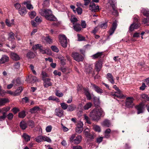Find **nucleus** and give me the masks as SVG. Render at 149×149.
<instances>
[{
  "label": "nucleus",
  "mask_w": 149,
  "mask_h": 149,
  "mask_svg": "<svg viewBox=\"0 0 149 149\" xmlns=\"http://www.w3.org/2000/svg\"><path fill=\"white\" fill-rule=\"evenodd\" d=\"M20 127L22 129L24 130L27 127V125L26 123L23 121L20 123Z\"/></svg>",
  "instance_id": "c756f323"
},
{
  "label": "nucleus",
  "mask_w": 149,
  "mask_h": 149,
  "mask_svg": "<svg viewBox=\"0 0 149 149\" xmlns=\"http://www.w3.org/2000/svg\"><path fill=\"white\" fill-rule=\"evenodd\" d=\"M102 62L101 60L96 62L95 64V68L96 71L99 72L102 67Z\"/></svg>",
  "instance_id": "1a4fd4ad"
},
{
  "label": "nucleus",
  "mask_w": 149,
  "mask_h": 149,
  "mask_svg": "<svg viewBox=\"0 0 149 149\" xmlns=\"http://www.w3.org/2000/svg\"><path fill=\"white\" fill-rule=\"evenodd\" d=\"M90 131L88 128L86 129L84 131V134L86 137L89 138L91 139H93L94 138V135L91 134L90 133Z\"/></svg>",
  "instance_id": "6e6552de"
},
{
  "label": "nucleus",
  "mask_w": 149,
  "mask_h": 149,
  "mask_svg": "<svg viewBox=\"0 0 149 149\" xmlns=\"http://www.w3.org/2000/svg\"><path fill=\"white\" fill-rule=\"evenodd\" d=\"M141 97L143 100H144L145 101H148L149 100V97L148 95L145 94H143L141 95Z\"/></svg>",
  "instance_id": "c03bdc74"
},
{
  "label": "nucleus",
  "mask_w": 149,
  "mask_h": 149,
  "mask_svg": "<svg viewBox=\"0 0 149 149\" xmlns=\"http://www.w3.org/2000/svg\"><path fill=\"white\" fill-rule=\"evenodd\" d=\"M43 141H47L49 143H51L52 140L50 138L46 136H43Z\"/></svg>",
  "instance_id": "de8ad7c7"
},
{
  "label": "nucleus",
  "mask_w": 149,
  "mask_h": 149,
  "mask_svg": "<svg viewBox=\"0 0 149 149\" xmlns=\"http://www.w3.org/2000/svg\"><path fill=\"white\" fill-rule=\"evenodd\" d=\"M92 103L90 102L87 103L84 107L83 108L85 110H88L91 108L92 106Z\"/></svg>",
  "instance_id": "f704fd0d"
},
{
  "label": "nucleus",
  "mask_w": 149,
  "mask_h": 149,
  "mask_svg": "<svg viewBox=\"0 0 149 149\" xmlns=\"http://www.w3.org/2000/svg\"><path fill=\"white\" fill-rule=\"evenodd\" d=\"M51 79L49 78L43 79V85L44 87L47 88L52 86V84L50 81Z\"/></svg>",
  "instance_id": "f8f14e48"
},
{
  "label": "nucleus",
  "mask_w": 149,
  "mask_h": 149,
  "mask_svg": "<svg viewBox=\"0 0 149 149\" xmlns=\"http://www.w3.org/2000/svg\"><path fill=\"white\" fill-rule=\"evenodd\" d=\"M136 109L137 110V114H139L143 112V107L141 105H139L136 106Z\"/></svg>",
  "instance_id": "bb28decb"
},
{
  "label": "nucleus",
  "mask_w": 149,
  "mask_h": 149,
  "mask_svg": "<svg viewBox=\"0 0 149 149\" xmlns=\"http://www.w3.org/2000/svg\"><path fill=\"white\" fill-rule=\"evenodd\" d=\"M63 111L61 108H56L55 109V114L56 115L61 117L63 115Z\"/></svg>",
  "instance_id": "4468645a"
},
{
  "label": "nucleus",
  "mask_w": 149,
  "mask_h": 149,
  "mask_svg": "<svg viewBox=\"0 0 149 149\" xmlns=\"http://www.w3.org/2000/svg\"><path fill=\"white\" fill-rule=\"evenodd\" d=\"M106 77L112 84H113L115 83L113 77L111 73H107V75Z\"/></svg>",
  "instance_id": "dca6fc26"
},
{
  "label": "nucleus",
  "mask_w": 149,
  "mask_h": 149,
  "mask_svg": "<svg viewBox=\"0 0 149 149\" xmlns=\"http://www.w3.org/2000/svg\"><path fill=\"white\" fill-rule=\"evenodd\" d=\"M12 83L14 86H18L20 84V81L19 79H17L15 80H13L12 81Z\"/></svg>",
  "instance_id": "e433bc0d"
},
{
  "label": "nucleus",
  "mask_w": 149,
  "mask_h": 149,
  "mask_svg": "<svg viewBox=\"0 0 149 149\" xmlns=\"http://www.w3.org/2000/svg\"><path fill=\"white\" fill-rule=\"evenodd\" d=\"M83 131V128H80L77 127L75 131L77 133H78L79 134L80 133Z\"/></svg>",
  "instance_id": "680f3d73"
},
{
  "label": "nucleus",
  "mask_w": 149,
  "mask_h": 149,
  "mask_svg": "<svg viewBox=\"0 0 149 149\" xmlns=\"http://www.w3.org/2000/svg\"><path fill=\"white\" fill-rule=\"evenodd\" d=\"M27 57L30 58H33L35 56L34 54L31 52H29L27 54Z\"/></svg>",
  "instance_id": "37998d69"
},
{
  "label": "nucleus",
  "mask_w": 149,
  "mask_h": 149,
  "mask_svg": "<svg viewBox=\"0 0 149 149\" xmlns=\"http://www.w3.org/2000/svg\"><path fill=\"white\" fill-rule=\"evenodd\" d=\"M59 41L61 46L64 48L67 46L68 42L67 38L64 35H60L58 36Z\"/></svg>",
  "instance_id": "7ed1b4c3"
},
{
  "label": "nucleus",
  "mask_w": 149,
  "mask_h": 149,
  "mask_svg": "<svg viewBox=\"0 0 149 149\" xmlns=\"http://www.w3.org/2000/svg\"><path fill=\"white\" fill-rule=\"evenodd\" d=\"M72 56L77 61H82L83 60L82 56L77 53L73 52L72 54Z\"/></svg>",
  "instance_id": "39448f33"
},
{
  "label": "nucleus",
  "mask_w": 149,
  "mask_h": 149,
  "mask_svg": "<svg viewBox=\"0 0 149 149\" xmlns=\"http://www.w3.org/2000/svg\"><path fill=\"white\" fill-rule=\"evenodd\" d=\"M77 36L78 38V41H81L83 40H84V38L81 35L79 34H78L77 35Z\"/></svg>",
  "instance_id": "774afa93"
},
{
  "label": "nucleus",
  "mask_w": 149,
  "mask_h": 149,
  "mask_svg": "<svg viewBox=\"0 0 149 149\" xmlns=\"http://www.w3.org/2000/svg\"><path fill=\"white\" fill-rule=\"evenodd\" d=\"M141 12L144 16L147 17L149 16V10L148 9L142 8L141 10Z\"/></svg>",
  "instance_id": "b1692460"
},
{
  "label": "nucleus",
  "mask_w": 149,
  "mask_h": 149,
  "mask_svg": "<svg viewBox=\"0 0 149 149\" xmlns=\"http://www.w3.org/2000/svg\"><path fill=\"white\" fill-rule=\"evenodd\" d=\"M70 21L72 23L73 25L75 24V23H77V22L78 21L77 19L75 17H72L70 19Z\"/></svg>",
  "instance_id": "3c124183"
},
{
  "label": "nucleus",
  "mask_w": 149,
  "mask_h": 149,
  "mask_svg": "<svg viewBox=\"0 0 149 149\" xmlns=\"http://www.w3.org/2000/svg\"><path fill=\"white\" fill-rule=\"evenodd\" d=\"M35 139L36 141L38 143L43 141V136L40 135L36 137Z\"/></svg>",
  "instance_id": "79ce46f5"
},
{
  "label": "nucleus",
  "mask_w": 149,
  "mask_h": 149,
  "mask_svg": "<svg viewBox=\"0 0 149 149\" xmlns=\"http://www.w3.org/2000/svg\"><path fill=\"white\" fill-rule=\"evenodd\" d=\"M29 126H30L31 128H33L34 126V123L32 120H29L28 122Z\"/></svg>",
  "instance_id": "8fccbe9b"
},
{
  "label": "nucleus",
  "mask_w": 149,
  "mask_h": 149,
  "mask_svg": "<svg viewBox=\"0 0 149 149\" xmlns=\"http://www.w3.org/2000/svg\"><path fill=\"white\" fill-rule=\"evenodd\" d=\"M28 78L29 79V81L33 82H36L37 80V79L36 77L31 75H30L28 76Z\"/></svg>",
  "instance_id": "58836bf2"
},
{
  "label": "nucleus",
  "mask_w": 149,
  "mask_h": 149,
  "mask_svg": "<svg viewBox=\"0 0 149 149\" xmlns=\"http://www.w3.org/2000/svg\"><path fill=\"white\" fill-rule=\"evenodd\" d=\"M94 130L96 131L100 132L101 130L100 127L97 125H95L93 126Z\"/></svg>",
  "instance_id": "052dcab7"
},
{
  "label": "nucleus",
  "mask_w": 149,
  "mask_h": 149,
  "mask_svg": "<svg viewBox=\"0 0 149 149\" xmlns=\"http://www.w3.org/2000/svg\"><path fill=\"white\" fill-rule=\"evenodd\" d=\"M39 14L47 19L50 21H55L56 18L53 15L52 11L48 9H41L39 10Z\"/></svg>",
  "instance_id": "f257e3e1"
},
{
  "label": "nucleus",
  "mask_w": 149,
  "mask_h": 149,
  "mask_svg": "<svg viewBox=\"0 0 149 149\" xmlns=\"http://www.w3.org/2000/svg\"><path fill=\"white\" fill-rule=\"evenodd\" d=\"M51 48L53 51L56 52H58L59 51V50L58 48L55 46H52L51 47Z\"/></svg>",
  "instance_id": "603ef678"
},
{
  "label": "nucleus",
  "mask_w": 149,
  "mask_h": 149,
  "mask_svg": "<svg viewBox=\"0 0 149 149\" xmlns=\"http://www.w3.org/2000/svg\"><path fill=\"white\" fill-rule=\"evenodd\" d=\"M6 117V113L5 112H3V116H0V121H2L4 120Z\"/></svg>",
  "instance_id": "864d4df0"
},
{
  "label": "nucleus",
  "mask_w": 149,
  "mask_h": 149,
  "mask_svg": "<svg viewBox=\"0 0 149 149\" xmlns=\"http://www.w3.org/2000/svg\"><path fill=\"white\" fill-rule=\"evenodd\" d=\"M41 45L40 44L35 45L33 47L32 49L33 50H35L38 49H39Z\"/></svg>",
  "instance_id": "e2e57ef3"
},
{
  "label": "nucleus",
  "mask_w": 149,
  "mask_h": 149,
  "mask_svg": "<svg viewBox=\"0 0 149 149\" xmlns=\"http://www.w3.org/2000/svg\"><path fill=\"white\" fill-rule=\"evenodd\" d=\"M140 25L139 24L134 23L130 26L129 28V30L132 31L135 29H137L140 27Z\"/></svg>",
  "instance_id": "ddd939ff"
},
{
  "label": "nucleus",
  "mask_w": 149,
  "mask_h": 149,
  "mask_svg": "<svg viewBox=\"0 0 149 149\" xmlns=\"http://www.w3.org/2000/svg\"><path fill=\"white\" fill-rule=\"evenodd\" d=\"M111 12L112 14L115 16H117L118 15V12L116 7L111 8Z\"/></svg>",
  "instance_id": "2f4dec72"
},
{
  "label": "nucleus",
  "mask_w": 149,
  "mask_h": 149,
  "mask_svg": "<svg viewBox=\"0 0 149 149\" xmlns=\"http://www.w3.org/2000/svg\"><path fill=\"white\" fill-rule=\"evenodd\" d=\"M10 57L12 59L15 61H17L20 59L19 56L17 54L13 52H11Z\"/></svg>",
  "instance_id": "f3484780"
},
{
  "label": "nucleus",
  "mask_w": 149,
  "mask_h": 149,
  "mask_svg": "<svg viewBox=\"0 0 149 149\" xmlns=\"http://www.w3.org/2000/svg\"><path fill=\"white\" fill-rule=\"evenodd\" d=\"M104 115V113L101 108H97L91 111L90 116L93 120H98L100 117Z\"/></svg>",
  "instance_id": "f03ea898"
},
{
  "label": "nucleus",
  "mask_w": 149,
  "mask_h": 149,
  "mask_svg": "<svg viewBox=\"0 0 149 149\" xmlns=\"http://www.w3.org/2000/svg\"><path fill=\"white\" fill-rule=\"evenodd\" d=\"M91 87L94 90L98 93H101L103 92V90L99 86L93 84H91Z\"/></svg>",
  "instance_id": "9d476101"
},
{
  "label": "nucleus",
  "mask_w": 149,
  "mask_h": 149,
  "mask_svg": "<svg viewBox=\"0 0 149 149\" xmlns=\"http://www.w3.org/2000/svg\"><path fill=\"white\" fill-rule=\"evenodd\" d=\"M77 12L79 15H81L82 12V9L80 7H78L76 8Z\"/></svg>",
  "instance_id": "69168bd1"
},
{
  "label": "nucleus",
  "mask_w": 149,
  "mask_h": 149,
  "mask_svg": "<svg viewBox=\"0 0 149 149\" xmlns=\"http://www.w3.org/2000/svg\"><path fill=\"white\" fill-rule=\"evenodd\" d=\"M29 17L31 19L34 18L36 15V13L35 11H32L29 13Z\"/></svg>",
  "instance_id": "ea45409f"
},
{
  "label": "nucleus",
  "mask_w": 149,
  "mask_h": 149,
  "mask_svg": "<svg viewBox=\"0 0 149 149\" xmlns=\"http://www.w3.org/2000/svg\"><path fill=\"white\" fill-rule=\"evenodd\" d=\"M26 116L25 112L24 111L20 112L18 114V116L21 118H24Z\"/></svg>",
  "instance_id": "a19ab883"
},
{
  "label": "nucleus",
  "mask_w": 149,
  "mask_h": 149,
  "mask_svg": "<svg viewBox=\"0 0 149 149\" xmlns=\"http://www.w3.org/2000/svg\"><path fill=\"white\" fill-rule=\"evenodd\" d=\"M134 99L132 97H128L127 98L126 106L128 107H132L134 105L133 101Z\"/></svg>",
  "instance_id": "0eeeda50"
},
{
  "label": "nucleus",
  "mask_w": 149,
  "mask_h": 149,
  "mask_svg": "<svg viewBox=\"0 0 149 149\" xmlns=\"http://www.w3.org/2000/svg\"><path fill=\"white\" fill-rule=\"evenodd\" d=\"M40 108L38 106H36L30 109V112L31 113H36L40 111Z\"/></svg>",
  "instance_id": "412c9836"
},
{
  "label": "nucleus",
  "mask_w": 149,
  "mask_h": 149,
  "mask_svg": "<svg viewBox=\"0 0 149 149\" xmlns=\"http://www.w3.org/2000/svg\"><path fill=\"white\" fill-rule=\"evenodd\" d=\"M102 55V52H97L96 54L93 55L91 56L92 58L93 59H95L96 58H100Z\"/></svg>",
  "instance_id": "4be33fe9"
},
{
  "label": "nucleus",
  "mask_w": 149,
  "mask_h": 149,
  "mask_svg": "<svg viewBox=\"0 0 149 149\" xmlns=\"http://www.w3.org/2000/svg\"><path fill=\"white\" fill-rule=\"evenodd\" d=\"M9 60V58L8 56L3 55L2 56L0 60V63L3 64L6 62L8 61Z\"/></svg>",
  "instance_id": "aec40b11"
},
{
  "label": "nucleus",
  "mask_w": 149,
  "mask_h": 149,
  "mask_svg": "<svg viewBox=\"0 0 149 149\" xmlns=\"http://www.w3.org/2000/svg\"><path fill=\"white\" fill-rule=\"evenodd\" d=\"M15 34L12 32H11L8 34V39L9 40L13 41L15 40Z\"/></svg>",
  "instance_id": "c85d7f7f"
},
{
  "label": "nucleus",
  "mask_w": 149,
  "mask_h": 149,
  "mask_svg": "<svg viewBox=\"0 0 149 149\" xmlns=\"http://www.w3.org/2000/svg\"><path fill=\"white\" fill-rule=\"evenodd\" d=\"M8 102V100L6 98H0V106H3L4 104Z\"/></svg>",
  "instance_id": "7c9ffc66"
},
{
  "label": "nucleus",
  "mask_w": 149,
  "mask_h": 149,
  "mask_svg": "<svg viewBox=\"0 0 149 149\" xmlns=\"http://www.w3.org/2000/svg\"><path fill=\"white\" fill-rule=\"evenodd\" d=\"M45 40L47 42L50 44L52 42V39L49 38V37H46L45 38Z\"/></svg>",
  "instance_id": "13d9d810"
},
{
  "label": "nucleus",
  "mask_w": 149,
  "mask_h": 149,
  "mask_svg": "<svg viewBox=\"0 0 149 149\" xmlns=\"http://www.w3.org/2000/svg\"><path fill=\"white\" fill-rule=\"evenodd\" d=\"M113 1L114 0H109V3L110 5V8L115 7V5Z\"/></svg>",
  "instance_id": "4d7b16f0"
},
{
  "label": "nucleus",
  "mask_w": 149,
  "mask_h": 149,
  "mask_svg": "<svg viewBox=\"0 0 149 149\" xmlns=\"http://www.w3.org/2000/svg\"><path fill=\"white\" fill-rule=\"evenodd\" d=\"M107 22H105L101 23L100 25H98V26L102 29H105L107 27Z\"/></svg>",
  "instance_id": "a18cd8bd"
},
{
  "label": "nucleus",
  "mask_w": 149,
  "mask_h": 149,
  "mask_svg": "<svg viewBox=\"0 0 149 149\" xmlns=\"http://www.w3.org/2000/svg\"><path fill=\"white\" fill-rule=\"evenodd\" d=\"M23 90V88L22 87L20 86L17 89L14 91V93L15 96L19 95Z\"/></svg>",
  "instance_id": "5701e85b"
},
{
  "label": "nucleus",
  "mask_w": 149,
  "mask_h": 149,
  "mask_svg": "<svg viewBox=\"0 0 149 149\" xmlns=\"http://www.w3.org/2000/svg\"><path fill=\"white\" fill-rule=\"evenodd\" d=\"M52 129V127L51 125L48 126L46 128V132H51Z\"/></svg>",
  "instance_id": "6e6d98bb"
},
{
  "label": "nucleus",
  "mask_w": 149,
  "mask_h": 149,
  "mask_svg": "<svg viewBox=\"0 0 149 149\" xmlns=\"http://www.w3.org/2000/svg\"><path fill=\"white\" fill-rule=\"evenodd\" d=\"M6 23L8 26H10L14 24V20L13 19H12L10 21L8 19H6Z\"/></svg>",
  "instance_id": "cd10ccee"
},
{
  "label": "nucleus",
  "mask_w": 149,
  "mask_h": 149,
  "mask_svg": "<svg viewBox=\"0 0 149 149\" xmlns=\"http://www.w3.org/2000/svg\"><path fill=\"white\" fill-rule=\"evenodd\" d=\"M144 24H145L149 22V16L147 17L146 18H145L143 19L142 20Z\"/></svg>",
  "instance_id": "bf43d9fd"
},
{
  "label": "nucleus",
  "mask_w": 149,
  "mask_h": 149,
  "mask_svg": "<svg viewBox=\"0 0 149 149\" xmlns=\"http://www.w3.org/2000/svg\"><path fill=\"white\" fill-rule=\"evenodd\" d=\"M84 93L85 95L86 96L87 99L88 100H90L91 98V94L89 92H88V91L86 89H84Z\"/></svg>",
  "instance_id": "473e14b6"
},
{
  "label": "nucleus",
  "mask_w": 149,
  "mask_h": 149,
  "mask_svg": "<svg viewBox=\"0 0 149 149\" xmlns=\"http://www.w3.org/2000/svg\"><path fill=\"white\" fill-rule=\"evenodd\" d=\"M102 125L103 126L109 127H110L111 124L109 120L106 119L102 123Z\"/></svg>",
  "instance_id": "393cba45"
},
{
  "label": "nucleus",
  "mask_w": 149,
  "mask_h": 149,
  "mask_svg": "<svg viewBox=\"0 0 149 149\" xmlns=\"http://www.w3.org/2000/svg\"><path fill=\"white\" fill-rule=\"evenodd\" d=\"M22 136L25 141L26 142H27L30 140V137L26 133L23 134Z\"/></svg>",
  "instance_id": "4c0bfd02"
},
{
  "label": "nucleus",
  "mask_w": 149,
  "mask_h": 149,
  "mask_svg": "<svg viewBox=\"0 0 149 149\" xmlns=\"http://www.w3.org/2000/svg\"><path fill=\"white\" fill-rule=\"evenodd\" d=\"M85 69L87 73H90L92 72L93 68L91 65H88L86 66Z\"/></svg>",
  "instance_id": "c9c22d12"
},
{
  "label": "nucleus",
  "mask_w": 149,
  "mask_h": 149,
  "mask_svg": "<svg viewBox=\"0 0 149 149\" xmlns=\"http://www.w3.org/2000/svg\"><path fill=\"white\" fill-rule=\"evenodd\" d=\"M73 28L76 32H79L82 29L80 24L78 23H76L75 24L73 25Z\"/></svg>",
  "instance_id": "2eb2a0df"
},
{
  "label": "nucleus",
  "mask_w": 149,
  "mask_h": 149,
  "mask_svg": "<svg viewBox=\"0 0 149 149\" xmlns=\"http://www.w3.org/2000/svg\"><path fill=\"white\" fill-rule=\"evenodd\" d=\"M61 105L62 108L64 110L66 109L68 107V104L65 103H61Z\"/></svg>",
  "instance_id": "09e8293b"
},
{
  "label": "nucleus",
  "mask_w": 149,
  "mask_h": 149,
  "mask_svg": "<svg viewBox=\"0 0 149 149\" xmlns=\"http://www.w3.org/2000/svg\"><path fill=\"white\" fill-rule=\"evenodd\" d=\"M14 68L16 69H18L20 67L19 62H17L15 63L14 65Z\"/></svg>",
  "instance_id": "0e129e2a"
},
{
  "label": "nucleus",
  "mask_w": 149,
  "mask_h": 149,
  "mask_svg": "<svg viewBox=\"0 0 149 149\" xmlns=\"http://www.w3.org/2000/svg\"><path fill=\"white\" fill-rule=\"evenodd\" d=\"M82 136L80 135L77 136L74 140V143L76 144H79L81 141Z\"/></svg>",
  "instance_id": "6ab92c4d"
},
{
  "label": "nucleus",
  "mask_w": 149,
  "mask_h": 149,
  "mask_svg": "<svg viewBox=\"0 0 149 149\" xmlns=\"http://www.w3.org/2000/svg\"><path fill=\"white\" fill-rule=\"evenodd\" d=\"M110 95L113 97L115 99L118 97L120 99L123 98L125 97V96L122 93L120 90L119 91H117L116 92H111L110 93Z\"/></svg>",
  "instance_id": "20e7f679"
},
{
  "label": "nucleus",
  "mask_w": 149,
  "mask_h": 149,
  "mask_svg": "<svg viewBox=\"0 0 149 149\" xmlns=\"http://www.w3.org/2000/svg\"><path fill=\"white\" fill-rule=\"evenodd\" d=\"M61 70L63 72L66 74L70 73L71 72V70L70 68L64 67L61 68Z\"/></svg>",
  "instance_id": "a211bd4d"
},
{
  "label": "nucleus",
  "mask_w": 149,
  "mask_h": 149,
  "mask_svg": "<svg viewBox=\"0 0 149 149\" xmlns=\"http://www.w3.org/2000/svg\"><path fill=\"white\" fill-rule=\"evenodd\" d=\"M6 93V92L4 90H3L1 87L0 86V96L3 97Z\"/></svg>",
  "instance_id": "49530a36"
},
{
  "label": "nucleus",
  "mask_w": 149,
  "mask_h": 149,
  "mask_svg": "<svg viewBox=\"0 0 149 149\" xmlns=\"http://www.w3.org/2000/svg\"><path fill=\"white\" fill-rule=\"evenodd\" d=\"M42 78L43 80V79H46L47 78H45V77H48V74L45 72L43 71L42 72Z\"/></svg>",
  "instance_id": "338daca9"
},
{
  "label": "nucleus",
  "mask_w": 149,
  "mask_h": 149,
  "mask_svg": "<svg viewBox=\"0 0 149 149\" xmlns=\"http://www.w3.org/2000/svg\"><path fill=\"white\" fill-rule=\"evenodd\" d=\"M117 26V22L116 21H115L113 23L112 27L109 29V33L110 36L111 35L114 33Z\"/></svg>",
  "instance_id": "9b49d317"
},
{
  "label": "nucleus",
  "mask_w": 149,
  "mask_h": 149,
  "mask_svg": "<svg viewBox=\"0 0 149 149\" xmlns=\"http://www.w3.org/2000/svg\"><path fill=\"white\" fill-rule=\"evenodd\" d=\"M56 95L59 97H61L63 96V93L58 90L56 91Z\"/></svg>",
  "instance_id": "5fc2aeb1"
},
{
  "label": "nucleus",
  "mask_w": 149,
  "mask_h": 149,
  "mask_svg": "<svg viewBox=\"0 0 149 149\" xmlns=\"http://www.w3.org/2000/svg\"><path fill=\"white\" fill-rule=\"evenodd\" d=\"M89 5V10L92 12H97L99 10V6H96L95 4L93 2H91Z\"/></svg>",
  "instance_id": "423d86ee"
},
{
  "label": "nucleus",
  "mask_w": 149,
  "mask_h": 149,
  "mask_svg": "<svg viewBox=\"0 0 149 149\" xmlns=\"http://www.w3.org/2000/svg\"><path fill=\"white\" fill-rule=\"evenodd\" d=\"M19 13L22 16H24L26 13V9L25 7L22 8L19 10Z\"/></svg>",
  "instance_id": "a878e982"
},
{
  "label": "nucleus",
  "mask_w": 149,
  "mask_h": 149,
  "mask_svg": "<svg viewBox=\"0 0 149 149\" xmlns=\"http://www.w3.org/2000/svg\"><path fill=\"white\" fill-rule=\"evenodd\" d=\"M76 106L74 104H71L68 106L67 110L68 111H73L76 108Z\"/></svg>",
  "instance_id": "72a5a7b5"
}]
</instances>
